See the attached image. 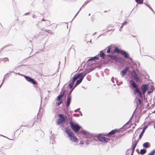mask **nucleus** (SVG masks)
Here are the masks:
<instances>
[{
    "mask_svg": "<svg viewBox=\"0 0 155 155\" xmlns=\"http://www.w3.org/2000/svg\"><path fill=\"white\" fill-rule=\"evenodd\" d=\"M127 23V22L126 21H124L123 23L122 24V25L124 26V25H126Z\"/></svg>",
    "mask_w": 155,
    "mask_h": 155,
    "instance_id": "nucleus-38",
    "label": "nucleus"
},
{
    "mask_svg": "<svg viewBox=\"0 0 155 155\" xmlns=\"http://www.w3.org/2000/svg\"><path fill=\"white\" fill-rule=\"evenodd\" d=\"M80 143L81 144H84V143L81 141H80Z\"/></svg>",
    "mask_w": 155,
    "mask_h": 155,
    "instance_id": "nucleus-52",
    "label": "nucleus"
},
{
    "mask_svg": "<svg viewBox=\"0 0 155 155\" xmlns=\"http://www.w3.org/2000/svg\"><path fill=\"white\" fill-rule=\"evenodd\" d=\"M65 133L67 134L70 140L74 142H77L78 139L71 130L69 129L68 127H65ZM78 142V141H77V142Z\"/></svg>",
    "mask_w": 155,
    "mask_h": 155,
    "instance_id": "nucleus-2",
    "label": "nucleus"
},
{
    "mask_svg": "<svg viewBox=\"0 0 155 155\" xmlns=\"http://www.w3.org/2000/svg\"><path fill=\"white\" fill-rule=\"evenodd\" d=\"M17 74H18V75H21L22 76H23V75H24L23 74H20L19 73H18Z\"/></svg>",
    "mask_w": 155,
    "mask_h": 155,
    "instance_id": "nucleus-56",
    "label": "nucleus"
},
{
    "mask_svg": "<svg viewBox=\"0 0 155 155\" xmlns=\"http://www.w3.org/2000/svg\"><path fill=\"white\" fill-rule=\"evenodd\" d=\"M129 122L128 121L126 123L124 126H123V127L124 128V127H125L127 126L129 123Z\"/></svg>",
    "mask_w": 155,
    "mask_h": 155,
    "instance_id": "nucleus-39",
    "label": "nucleus"
},
{
    "mask_svg": "<svg viewBox=\"0 0 155 155\" xmlns=\"http://www.w3.org/2000/svg\"><path fill=\"white\" fill-rule=\"evenodd\" d=\"M71 118H72V117L70 116L69 117H68V119H71Z\"/></svg>",
    "mask_w": 155,
    "mask_h": 155,
    "instance_id": "nucleus-58",
    "label": "nucleus"
},
{
    "mask_svg": "<svg viewBox=\"0 0 155 155\" xmlns=\"http://www.w3.org/2000/svg\"><path fill=\"white\" fill-rule=\"evenodd\" d=\"M144 4H145L146 6H147L148 7H149V8H150V5H149V4H147V3H144Z\"/></svg>",
    "mask_w": 155,
    "mask_h": 155,
    "instance_id": "nucleus-40",
    "label": "nucleus"
},
{
    "mask_svg": "<svg viewBox=\"0 0 155 155\" xmlns=\"http://www.w3.org/2000/svg\"><path fill=\"white\" fill-rule=\"evenodd\" d=\"M69 123L72 129L74 132H79V130L81 128V126L78 124H74L71 121H69Z\"/></svg>",
    "mask_w": 155,
    "mask_h": 155,
    "instance_id": "nucleus-5",
    "label": "nucleus"
},
{
    "mask_svg": "<svg viewBox=\"0 0 155 155\" xmlns=\"http://www.w3.org/2000/svg\"><path fill=\"white\" fill-rule=\"evenodd\" d=\"M129 69V67H126L125 68L120 71V74L122 76V77H123L126 74L127 72Z\"/></svg>",
    "mask_w": 155,
    "mask_h": 155,
    "instance_id": "nucleus-11",
    "label": "nucleus"
},
{
    "mask_svg": "<svg viewBox=\"0 0 155 155\" xmlns=\"http://www.w3.org/2000/svg\"><path fill=\"white\" fill-rule=\"evenodd\" d=\"M71 101V95H68L67 97L66 102H65V104L66 107H69Z\"/></svg>",
    "mask_w": 155,
    "mask_h": 155,
    "instance_id": "nucleus-10",
    "label": "nucleus"
},
{
    "mask_svg": "<svg viewBox=\"0 0 155 155\" xmlns=\"http://www.w3.org/2000/svg\"><path fill=\"white\" fill-rule=\"evenodd\" d=\"M66 92L65 90H64L62 93H61L57 97L56 100L57 101H59V99H62V97L64 96V94Z\"/></svg>",
    "mask_w": 155,
    "mask_h": 155,
    "instance_id": "nucleus-15",
    "label": "nucleus"
},
{
    "mask_svg": "<svg viewBox=\"0 0 155 155\" xmlns=\"http://www.w3.org/2000/svg\"><path fill=\"white\" fill-rule=\"evenodd\" d=\"M97 32H95L94 33H93V35H94L96 34Z\"/></svg>",
    "mask_w": 155,
    "mask_h": 155,
    "instance_id": "nucleus-62",
    "label": "nucleus"
},
{
    "mask_svg": "<svg viewBox=\"0 0 155 155\" xmlns=\"http://www.w3.org/2000/svg\"><path fill=\"white\" fill-rule=\"evenodd\" d=\"M80 109V108H78V109H77L76 110H74V112H77V110Z\"/></svg>",
    "mask_w": 155,
    "mask_h": 155,
    "instance_id": "nucleus-54",
    "label": "nucleus"
},
{
    "mask_svg": "<svg viewBox=\"0 0 155 155\" xmlns=\"http://www.w3.org/2000/svg\"><path fill=\"white\" fill-rule=\"evenodd\" d=\"M108 49L107 51V52L109 54H114V51L112 50H111V48L110 46H109L108 47Z\"/></svg>",
    "mask_w": 155,
    "mask_h": 155,
    "instance_id": "nucleus-20",
    "label": "nucleus"
},
{
    "mask_svg": "<svg viewBox=\"0 0 155 155\" xmlns=\"http://www.w3.org/2000/svg\"><path fill=\"white\" fill-rule=\"evenodd\" d=\"M149 8L154 13H155L154 12L153 10V9L152 8L150 7Z\"/></svg>",
    "mask_w": 155,
    "mask_h": 155,
    "instance_id": "nucleus-48",
    "label": "nucleus"
},
{
    "mask_svg": "<svg viewBox=\"0 0 155 155\" xmlns=\"http://www.w3.org/2000/svg\"><path fill=\"white\" fill-rule=\"evenodd\" d=\"M131 74L134 77V79L137 82H140V81L138 75L134 70H133L131 72Z\"/></svg>",
    "mask_w": 155,
    "mask_h": 155,
    "instance_id": "nucleus-9",
    "label": "nucleus"
},
{
    "mask_svg": "<svg viewBox=\"0 0 155 155\" xmlns=\"http://www.w3.org/2000/svg\"><path fill=\"white\" fill-rule=\"evenodd\" d=\"M149 144L150 143L149 142H146L143 143V146L144 147L147 148L150 147Z\"/></svg>",
    "mask_w": 155,
    "mask_h": 155,
    "instance_id": "nucleus-22",
    "label": "nucleus"
},
{
    "mask_svg": "<svg viewBox=\"0 0 155 155\" xmlns=\"http://www.w3.org/2000/svg\"><path fill=\"white\" fill-rule=\"evenodd\" d=\"M135 1L138 4H141L143 3V0H135Z\"/></svg>",
    "mask_w": 155,
    "mask_h": 155,
    "instance_id": "nucleus-27",
    "label": "nucleus"
},
{
    "mask_svg": "<svg viewBox=\"0 0 155 155\" xmlns=\"http://www.w3.org/2000/svg\"><path fill=\"white\" fill-rule=\"evenodd\" d=\"M150 124H148L147 125L145 126L143 128L142 131L141 132L140 134L139 139H141L146 129L147 128L148 125H149Z\"/></svg>",
    "mask_w": 155,
    "mask_h": 155,
    "instance_id": "nucleus-12",
    "label": "nucleus"
},
{
    "mask_svg": "<svg viewBox=\"0 0 155 155\" xmlns=\"http://www.w3.org/2000/svg\"><path fill=\"white\" fill-rule=\"evenodd\" d=\"M45 31L46 32L49 33L50 31H51V30H45Z\"/></svg>",
    "mask_w": 155,
    "mask_h": 155,
    "instance_id": "nucleus-41",
    "label": "nucleus"
},
{
    "mask_svg": "<svg viewBox=\"0 0 155 155\" xmlns=\"http://www.w3.org/2000/svg\"><path fill=\"white\" fill-rule=\"evenodd\" d=\"M79 11H78V12H77V13L76 14V15H75V16H74V18H73V19H72V20L77 15V14L79 13Z\"/></svg>",
    "mask_w": 155,
    "mask_h": 155,
    "instance_id": "nucleus-44",
    "label": "nucleus"
},
{
    "mask_svg": "<svg viewBox=\"0 0 155 155\" xmlns=\"http://www.w3.org/2000/svg\"><path fill=\"white\" fill-rule=\"evenodd\" d=\"M29 12H27L25 13V15H28L29 14Z\"/></svg>",
    "mask_w": 155,
    "mask_h": 155,
    "instance_id": "nucleus-50",
    "label": "nucleus"
},
{
    "mask_svg": "<svg viewBox=\"0 0 155 155\" xmlns=\"http://www.w3.org/2000/svg\"><path fill=\"white\" fill-rule=\"evenodd\" d=\"M130 84L132 87L135 88L134 90V94L136 95L137 93H138L140 97H141L142 96V94L140 90L137 87V84L133 80H131L129 81Z\"/></svg>",
    "mask_w": 155,
    "mask_h": 155,
    "instance_id": "nucleus-3",
    "label": "nucleus"
},
{
    "mask_svg": "<svg viewBox=\"0 0 155 155\" xmlns=\"http://www.w3.org/2000/svg\"><path fill=\"white\" fill-rule=\"evenodd\" d=\"M82 73V77H83V78L84 79V77L87 74L86 72V71L84 70L83 72H81Z\"/></svg>",
    "mask_w": 155,
    "mask_h": 155,
    "instance_id": "nucleus-33",
    "label": "nucleus"
},
{
    "mask_svg": "<svg viewBox=\"0 0 155 155\" xmlns=\"http://www.w3.org/2000/svg\"><path fill=\"white\" fill-rule=\"evenodd\" d=\"M92 58H93V59L94 60V61H95V60H97L99 59V58L98 56H96L94 57H92Z\"/></svg>",
    "mask_w": 155,
    "mask_h": 155,
    "instance_id": "nucleus-34",
    "label": "nucleus"
},
{
    "mask_svg": "<svg viewBox=\"0 0 155 155\" xmlns=\"http://www.w3.org/2000/svg\"><path fill=\"white\" fill-rule=\"evenodd\" d=\"M82 6L81 7V8L79 10V11H80L82 9Z\"/></svg>",
    "mask_w": 155,
    "mask_h": 155,
    "instance_id": "nucleus-63",
    "label": "nucleus"
},
{
    "mask_svg": "<svg viewBox=\"0 0 155 155\" xmlns=\"http://www.w3.org/2000/svg\"><path fill=\"white\" fill-rule=\"evenodd\" d=\"M149 86L148 84H143L141 86V89L142 91L143 94H144L145 92L148 90Z\"/></svg>",
    "mask_w": 155,
    "mask_h": 155,
    "instance_id": "nucleus-8",
    "label": "nucleus"
},
{
    "mask_svg": "<svg viewBox=\"0 0 155 155\" xmlns=\"http://www.w3.org/2000/svg\"><path fill=\"white\" fill-rule=\"evenodd\" d=\"M69 89H71V90L70 91H69V92L68 93V95H71V94L72 91L74 89V88H73V86H72V87H71H71L70 88V85H69Z\"/></svg>",
    "mask_w": 155,
    "mask_h": 155,
    "instance_id": "nucleus-29",
    "label": "nucleus"
},
{
    "mask_svg": "<svg viewBox=\"0 0 155 155\" xmlns=\"http://www.w3.org/2000/svg\"><path fill=\"white\" fill-rule=\"evenodd\" d=\"M148 155H152L150 153L149 154H148Z\"/></svg>",
    "mask_w": 155,
    "mask_h": 155,
    "instance_id": "nucleus-64",
    "label": "nucleus"
},
{
    "mask_svg": "<svg viewBox=\"0 0 155 155\" xmlns=\"http://www.w3.org/2000/svg\"><path fill=\"white\" fill-rule=\"evenodd\" d=\"M5 47H2V48L1 49V50H2Z\"/></svg>",
    "mask_w": 155,
    "mask_h": 155,
    "instance_id": "nucleus-59",
    "label": "nucleus"
},
{
    "mask_svg": "<svg viewBox=\"0 0 155 155\" xmlns=\"http://www.w3.org/2000/svg\"><path fill=\"white\" fill-rule=\"evenodd\" d=\"M91 2V1H88L87 0L83 4V5H82V7H83L84 6H85L89 2Z\"/></svg>",
    "mask_w": 155,
    "mask_h": 155,
    "instance_id": "nucleus-35",
    "label": "nucleus"
},
{
    "mask_svg": "<svg viewBox=\"0 0 155 155\" xmlns=\"http://www.w3.org/2000/svg\"><path fill=\"white\" fill-rule=\"evenodd\" d=\"M64 123H65L67 125L68 124V120H65V121Z\"/></svg>",
    "mask_w": 155,
    "mask_h": 155,
    "instance_id": "nucleus-42",
    "label": "nucleus"
},
{
    "mask_svg": "<svg viewBox=\"0 0 155 155\" xmlns=\"http://www.w3.org/2000/svg\"><path fill=\"white\" fill-rule=\"evenodd\" d=\"M137 142H135V143H134L133 145L132 146V148L133 149V151H134L135 148L137 146Z\"/></svg>",
    "mask_w": 155,
    "mask_h": 155,
    "instance_id": "nucleus-30",
    "label": "nucleus"
},
{
    "mask_svg": "<svg viewBox=\"0 0 155 155\" xmlns=\"http://www.w3.org/2000/svg\"><path fill=\"white\" fill-rule=\"evenodd\" d=\"M111 81H112V82L113 83H114V77H112L111 78Z\"/></svg>",
    "mask_w": 155,
    "mask_h": 155,
    "instance_id": "nucleus-47",
    "label": "nucleus"
},
{
    "mask_svg": "<svg viewBox=\"0 0 155 155\" xmlns=\"http://www.w3.org/2000/svg\"><path fill=\"white\" fill-rule=\"evenodd\" d=\"M124 26H123V25H121V26H120V28L119 29V31H121V29L122 28H123Z\"/></svg>",
    "mask_w": 155,
    "mask_h": 155,
    "instance_id": "nucleus-46",
    "label": "nucleus"
},
{
    "mask_svg": "<svg viewBox=\"0 0 155 155\" xmlns=\"http://www.w3.org/2000/svg\"><path fill=\"white\" fill-rule=\"evenodd\" d=\"M132 117H133V116H131V117L130 118V120H129V121L130 122L131 120L132 119Z\"/></svg>",
    "mask_w": 155,
    "mask_h": 155,
    "instance_id": "nucleus-53",
    "label": "nucleus"
},
{
    "mask_svg": "<svg viewBox=\"0 0 155 155\" xmlns=\"http://www.w3.org/2000/svg\"><path fill=\"white\" fill-rule=\"evenodd\" d=\"M96 68V67H93V66H92V67H91L85 70V71H86V72L87 74L88 73H89L90 72L94 70Z\"/></svg>",
    "mask_w": 155,
    "mask_h": 155,
    "instance_id": "nucleus-18",
    "label": "nucleus"
},
{
    "mask_svg": "<svg viewBox=\"0 0 155 155\" xmlns=\"http://www.w3.org/2000/svg\"><path fill=\"white\" fill-rule=\"evenodd\" d=\"M134 151H133V149H132V153H131V155H133L134 154Z\"/></svg>",
    "mask_w": 155,
    "mask_h": 155,
    "instance_id": "nucleus-51",
    "label": "nucleus"
},
{
    "mask_svg": "<svg viewBox=\"0 0 155 155\" xmlns=\"http://www.w3.org/2000/svg\"><path fill=\"white\" fill-rule=\"evenodd\" d=\"M136 99H137V101L136 103L137 104V105H138V103L139 105H141L142 104V101L141 99L137 97H136Z\"/></svg>",
    "mask_w": 155,
    "mask_h": 155,
    "instance_id": "nucleus-26",
    "label": "nucleus"
},
{
    "mask_svg": "<svg viewBox=\"0 0 155 155\" xmlns=\"http://www.w3.org/2000/svg\"><path fill=\"white\" fill-rule=\"evenodd\" d=\"M82 74V73H81H81H78L77 75L76 74V75L78 78H81L83 76H82L83 74Z\"/></svg>",
    "mask_w": 155,
    "mask_h": 155,
    "instance_id": "nucleus-32",
    "label": "nucleus"
},
{
    "mask_svg": "<svg viewBox=\"0 0 155 155\" xmlns=\"http://www.w3.org/2000/svg\"><path fill=\"white\" fill-rule=\"evenodd\" d=\"M135 140V142H137V143L139 141V139H138L137 140Z\"/></svg>",
    "mask_w": 155,
    "mask_h": 155,
    "instance_id": "nucleus-57",
    "label": "nucleus"
},
{
    "mask_svg": "<svg viewBox=\"0 0 155 155\" xmlns=\"http://www.w3.org/2000/svg\"><path fill=\"white\" fill-rule=\"evenodd\" d=\"M78 112L80 114L81 116H82V114L81 112L80 111H79Z\"/></svg>",
    "mask_w": 155,
    "mask_h": 155,
    "instance_id": "nucleus-49",
    "label": "nucleus"
},
{
    "mask_svg": "<svg viewBox=\"0 0 155 155\" xmlns=\"http://www.w3.org/2000/svg\"><path fill=\"white\" fill-rule=\"evenodd\" d=\"M147 150L145 149H143L140 150V153L141 155H143L145 154Z\"/></svg>",
    "mask_w": 155,
    "mask_h": 155,
    "instance_id": "nucleus-24",
    "label": "nucleus"
},
{
    "mask_svg": "<svg viewBox=\"0 0 155 155\" xmlns=\"http://www.w3.org/2000/svg\"><path fill=\"white\" fill-rule=\"evenodd\" d=\"M83 79V77H81L78 80H77L76 81V82L79 84L82 82Z\"/></svg>",
    "mask_w": 155,
    "mask_h": 155,
    "instance_id": "nucleus-28",
    "label": "nucleus"
},
{
    "mask_svg": "<svg viewBox=\"0 0 155 155\" xmlns=\"http://www.w3.org/2000/svg\"><path fill=\"white\" fill-rule=\"evenodd\" d=\"M36 17V16L35 15H33V16H32V17H33V18H35Z\"/></svg>",
    "mask_w": 155,
    "mask_h": 155,
    "instance_id": "nucleus-55",
    "label": "nucleus"
},
{
    "mask_svg": "<svg viewBox=\"0 0 155 155\" xmlns=\"http://www.w3.org/2000/svg\"><path fill=\"white\" fill-rule=\"evenodd\" d=\"M73 116H74L75 117H79V114H74Z\"/></svg>",
    "mask_w": 155,
    "mask_h": 155,
    "instance_id": "nucleus-37",
    "label": "nucleus"
},
{
    "mask_svg": "<svg viewBox=\"0 0 155 155\" xmlns=\"http://www.w3.org/2000/svg\"><path fill=\"white\" fill-rule=\"evenodd\" d=\"M23 76L24 77L26 80L28 82L34 85L37 84V81L32 78L30 76L26 75H23Z\"/></svg>",
    "mask_w": 155,
    "mask_h": 155,
    "instance_id": "nucleus-6",
    "label": "nucleus"
},
{
    "mask_svg": "<svg viewBox=\"0 0 155 155\" xmlns=\"http://www.w3.org/2000/svg\"><path fill=\"white\" fill-rule=\"evenodd\" d=\"M100 53L99 56L103 59H105L108 57L107 55L105 54V53L103 52V51H101Z\"/></svg>",
    "mask_w": 155,
    "mask_h": 155,
    "instance_id": "nucleus-17",
    "label": "nucleus"
},
{
    "mask_svg": "<svg viewBox=\"0 0 155 155\" xmlns=\"http://www.w3.org/2000/svg\"><path fill=\"white\" fill-rule=\"evenodd\" d=\"M59 102L57 103V106H59L61 104H63V102L62 99H59V101H58Z\"/></svg>",
    "mask_w": 155,
    "mask_h": 155,
    "instance_id": "nucleus-31",
    "label": "nucleus"
},
{
    "mask_svg": "<svg viewBox=\"0 0 155 155\" xmlns=\"http://www.w3.org/2000/svg\"><path fill=\"white\" fill-rule=\"evenodd\" d=\"M78 84L76 82V83L75 84V85H74V86L73 87V88H75V87H76Z\"/></svg>",
    "mask_w": 155,
    "mask_h": 155,
    "instance_id": "nucleus-43",
    "label": "nucleus"
},
{
    "mask_svg": "<svg viewBox=\"0 0 155 155\" xmlns=\"http://www.w3.org/2000/svg\"><path fill=\"white\" fill-rule=\"evenodd\" d=\"M93 61H94L93 58H92L88 59L87 62V65L90 66L93 65V64L94 63L93 62Z\"/></svg>",
    "mask_w": 155,
    "mask_h": 155,
    "instance_id": "nucleus-16",
    "label": "nucleus"
},
{
    "mask_svg": "<svg viewBox=\"0 0 155 155\" xmlns=\"http://www.w3.org/2000/svg\"><path fill=\"white\" fill-rule=\"evenodd\" d=\"M110 140V139L104 137L103 138V139L102 140V142L106 143V142H107L108 141H109Z\"/></svg>",
    "mask_w": 155,
    "mask_h": 155,
    "instance_id": "nucleus-25",
    "label": "nucleus"
},
{
    "mask_svg": "<svg viewBox=\"0 0 155 155\" xmlns=\"http://www.w3.org/2000/svg\"><path fill=\"white\" fill-rule=\"evenodd\" d=\"M120 54L122 55L125 58L129 59L131 61L132 60V59L130 57L128 53L124 50H121L120 52Z\"/></svg>",
    "mask_w": 155,
    "mask_h": 155,
    "instance_id": "nucleus-7",
    "label": "nucleus"
},
{
    "mask_svg": "<svg viewBox=\"0 0 155 155\" xmlns=\"http://www.w3.org/2000/svg\"><path fill=\"white\" fill-rule=\"evenodd\" d=\"M72 78L71 82L69 84V85H70V88H71L72 86H73L74 83L78 78L77 77L76 74H75Z\"/></svg>",
    "mask_w": 155,
    "mask_h": 155,
    "instance_id": "nucleus-14",
    "label": "nucleus"
},
{
    "mask_svg": "<svg viewBox=\"0 0 155 155\" xmlns=\"http://www.w3.org/2000/svg\"><path fill=\"white\" fill-rule=\"evenodd\" d=\"M108 56V57H109L111 59H114V60H117L118 58L117 56H116L114 55H111L110 54H108L107 55Z\"/></svg>",
    "mask_w": 155,
    "mask_h": 155,
    "instance_id": "nucleus-19",
    "label": "nucleus"
},
{
    "mask_svg": "<svg viewBox=\"0 0 155 155\" xmlns=\"http://www.w3.org/2000/svg\"><path fill=\"white\" fill-rule=\"evenodd\" d=\"M91 39L90 41H87V43H88V42H91Z\"/></svg>",
    "mask_w": 155,
    "mask_h": 155,
    "instance_id": "nucleus-61",
    "label": "nucleus"
},
{
    "mask_svg": "<svg viewBox=\"0 0 155 155\" xmlns=\"http://www.w3.org/2000/svg\"><path fill=\"white\" fill-rule=\"evenodd\" d=\"M58 117L59 118L57 122L58 125H62L66 120H67V117L64 114H60L58 115Z\"/></svg>",
    "mask_w": 155,
    "mask_h": 155,
    "instance_id": "nucleus-4",
    "label": "nucleus"
},
{
    "mask_svg": "<svg viewBox=\"0 0 155 155\" xmlns=\"http://www.w3.org/2000/svg\"><path fill=\"white\" fill-rule=\"evenodd\" d=\"M86 138H87V140H86V144L87 145H88L89 144V141H92L93 140H92V139H91V138L87 136L86 137V136L85 135H84Z\"/></svg>",
    "mask_w": 155,
    "mask_h": 155,
    "instance_id": "nucleus-23",
    "label": "nucleus"
},
{
    "mask_svg": "<svg viewBox=\"0 0 155 155\" xmlns=\"http://www.w3.org/2000/svg\"><path fill=\"white\" fill-rule=\"evenodd\" d=\"M41 20H42V21H45V20L44 18H43Z\"/></svg>",
    "mask_w": 155,
    "mask_h": 155,
    "instance_id": "nucleus-60",
    "label": "nucleus"
},
{
    "mask_svg": "<svg viewBox=\"0 0 155 155\" xmlns=\"http://www.w3.org/2000/svg\"><path fill=\"white\" fill-rule=\"evenodd\" d=\"M150 153L152 155H153L155 153V149L152 151Z\"/></svg>",
    "mask_w": 155,
    "mask_h": 155,
    "instance_id": "nucleus-36",
    "label": "nucleus"
},
{
    "mask_svg": "<svg viewBox=\"0 0 155 155\" xmlns=\"http://www.w3.org/2000/svg\"><path fill=\"white\" fill-rule=\"evenodd\" d=\"M119 130L117 129H115L112 130L111 131L109 132L108 134H107V135H105L108 136L114 135L118 131H119Z\"/></svg>",
    "mask_w": 155,
    "mask_h": 155,
    "instance_id": "nucleus-13",
    "label": "nucleus"
},
{
    "mask_svg": "<svg viewBox=\"0 0 155 155\" xmlns=\"http://www.w3.org/2000/svg\"><path fill=\"white\" fill-rule=\"evenodd\" d=\"M121 50L118 47H115L114 48L113 50L114 51V54L115 52H117L120 54V52Z\"/></svg>",
    "mask_w": 155,
    "mask_h": 155,
    "instance_id": "nucleus-21",
    "label": "nucleus"
},
{
    "mask_svg": "<svg viewBox=\"0 0 155 155\" xmlns=\"http://www.w3.org/2000/svg\"><path fill=\"white\" fill-rule=\"evenodd\" d=\"M6 74L4 76V77H5V76L6 75V74ZM5 79V77H4V79H3V80H2V84H3V83H4V79Z\"/></svg>",
    "mask_w": 155,
    "mask_h": 155,
    "instance_id": "nucleus-45",
    "label": "nucleus"
},
{
    "mask_svg": "<svg viewBox=\"0 0 155 155\" xmlns=\"http://www.w3.org/2000/svg\"><path fill=\"white\" fill-rule=\"evenodd\" d=\"M79 133L84 135H85L91 138V139L97 141V140L95 138L96 137L97 139L102 142L104 137L101 136V134H99L97 135L96 134L90 133L84 129H81Z\"/></svg>",
    "mask_w": 155,
    "mask_h": 155,
    "instance_id": "nucleus-1",
    "label": "nucleus"
}]
</instances>
